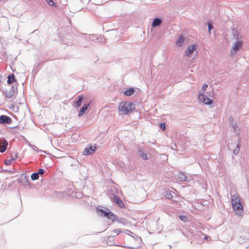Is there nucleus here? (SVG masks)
<instances>
[{
	"mask_svg": "<svg viewBox=\"0 0 249 249\" xmlns=\"http://www.w3.org/2000/svg\"><path fill=\"white\" fill-rule=\"evenodd\" d=\"M48 3V4L50 6H53L54 4V3L53 0H45Z\"/></svg>",
	"mask_w": 249,
	"mask_h": 249,
	"instance_id": "obj_24",
	"label": "nucleus"
},
{
	"mask_svg": "<svg viewBox=\"0 0 249 249\" xmlns=\"http://www.w3.org/2000/svg\"><path fill=\"white\" fill-rule=\"evenodd\" d=\"M114 200L120 207L124 208V203L119 197L114 196Z\"/></svg>",
	"mask_w": 249,
	"mask_h": 249,
	"instance_id": "obj_10",
	"label": "nucleus"
},
{
	"mask_svg": "<svg viewBox=\"0 0 249 249\" xmlns=\"http://www.w3.org/2000/svg\"><path fill=\"white\" fill-rule=\"evenodd\" d=\"M7 83L9 85L13 83L15 81V77L13 74H10L8 76Z\"/></svg>",
	"mask_w": 249,
	"mask_h": 249,
	"instance_id": "obj_11",
	"label": "nucleus"
},
{
	"mask_svg": "<svg viewBox=\"0 0 249 249\" xmlns=\"http://www.w3.org/2000/svg\"><path fill=\"white\" fill-rule=\"evenodd\" d=\"M6 95L7 97L11 98L15 96V93L14 91L10 92H6Z\"/></svg>",
	"mask_w": 249,
	"mask_h": 249,
	"instance_id": "obj_20",
	"label": "nucleus"
},
{
	"mask_svg": "<svg viewBox=\"0 0 249 249\" xmlns=\"http://www.w3.org/2000/svg\"><path fill=\"white\" fill-rule=\"evenodd\" d=\"M31 179L33 180L38 179L39 178V173H34L31 175Z\"/></svg>",
	"mask_w": 249,
	"mask_h": 249,
	"instance_id": "obj_17",
	"label": "nucleus"
},
{
	"mask_svg": "<svg viewBox=\"0 0 249 249\" xmlns=\"http://www.w3.org/2000/svg\"><path fill=\"white\" fill-rule=\"evenodd\" d=\"M161 22V21L160 19L158 18H155L152 23L153 27H156L159 26Z\"/></svg>",
	"mask_w": 249,
	"mask_h": 249,
	"instance_id": "obj_16",
	"label": "nucleus"
},
{
	"mask_svg": "<svg viewBox=\"0 0 249 249\" xmlns=\"http://www.w3.org/2000/svg\"><path fill=\"white\" fill-rule=\"evenodd\" d=\"M140 156L143 160H147L148 159L147 157V154L144 152H142L140 154Z\"/></svg>",
	"mask_w": 249,
	"mask_h": 249,
	"instance_id": "obj_23",
	"label": "nucleus"
},
{
	"mask_svg": "<svg viewBox=\"0 0 249 249\" xmlns=\"http://www.w3.org/2000/svg\"><path fill=\"white\" fill-rule=\"evenodd\" d=\"M134 92V89L133 88L127 89L124 92V94L126 96H130Z\"/></svg>",
	"mask_w": 249,
	"mask_h": 249,
	"instance_id": "obj_14",
	"label": "nucleus"
},
{
	"mask_svg": "<svg viewBox=\"0 0 249 249\" xmlns=\"http://www.w3.org/2000/svg\"><path fill=\"white\" fill-rule=\"evenodd\" d=\"M11 121V119L6 116L1 115L0 117V122L1 123H10Z\"/></svg>",
	"mask_w": 249,
	"mask_h": 249,
	"instance_id": "obj_9",
	"label": "nucleus"
},
{
	"mask_svg": "<svg viewBox=\"0 0 249 249\" xmlns=\"http://www.w3.org/2000/svg\"><path fill=\"white\" fill-rule=\"evenodd\" d=\"M198 100L206 105H211L213 103V100L208 98L204 94L201 93L198 95Z\"/></svg>",
	"mask_w": 249,
	"mask_h": 249,
	"instance_id": "obj_4",
	"label": "nucleus"
},
{
	"mask_svg": "<svg viewBox=\"0 0 249 249\" xmlns=\"http://www.w3.org/2000/svg\"><path fill=\"white\" fill-rule=\"evenodd\" d=\"M196 49V46L195 45H190L185 52V56L190 57Z\"/></svg>",
	"mask_w": 249,
	"mask_h": 249,
	"instance_id": "obj_5",
	"label": "nucleus"
},
{
	"mask_svg": "<svg viewBox=\"0 0 249 249\" xmlns=\"http://www.w3.org/2000/svg\"><path fill=\"white\" fill-rule=\"evenodd\" d=\"M207 87H208V85L206 84H203V86L202 87V89L203 90H206L207 88Z\"/></svg>",
	"mask_w": 249,
	"mask_h": 249,
	"instance_id": "obj_29",
	"label": "nucleus"
},
{
	"mask_svg": "<svg viewBox=\"0 0 249 249\" xmlns=\"http://www.w3.org/2000/svg\"><path fill=\"white\" fill-rule=\"evenodd\" d=\"M89 105V103L83 105L79 113V115H82L87 109L88 106Z\"/></svg>",
	"mask_w": 249,
	"mask_h": 249,
	"instance_id": "obj_15",
	"label": "nucleus"
},
{
	"mask_svg": "<svg viewBox=\"0 0 249 249\" xmlns=\"http://www.w3.org/2000/svg\"><path fill=\"white\" fill-rule=\"evenodd\" d=\"M242 43L241 41L237 42L232 47V50L233 51H231V54L232 55L235 54L237 53V51L242 47Z\"/></svg>",
	"mask_w": 249,
	"mask_h": 249,
	"instance_id": "obj_6",
	"label": "nucleus"
},
{
	"mask_svg": "<svg viewBox=\"0 0 249 249\" xmlns=\"http://www.w3.org/2000/svg\"><path fill=\"white\" fill-rule=\"evenodd\" d=\"M184 42V38L182 36H179V37L177 40L176 43L177 46H182Z\"/></svg>",
	"mask_w": 249,
	"mask_h": 249,
	"instance_id": "obj_12",
	"label": "nucleus"
},
{
	"mask_svg": "<svg viewBox=\"0 0 249 249\" xmlns=\"http://www.w3.org/2000/svg\"><path fill=\"white\" fill-rule=\"evenodd\" d=\"M231 203L233 209L236 214L242 216L243 215V206L241 201V198L237 195H233L231 196Z\"/></svg>",
	"mask_w": 249,
	"mask_h": 249,
	"instance_id": "obj_1",
	"label": "nucleus"
},
{
	"mask_svg": "<svg viewBox=\"0 0 249 249\" xmlns=\"http://www.w3.org/2000/svg\"><path fill=\"white\" fill-rule=\"evenodd\" d=\"M133 104L129 102H121L118 106V110L122 114H127L132 110Z\"/></svg>",
	"mask_w": 249,
	"mask_h": 249,
	"instance_id": "obj_2",
	"label": "nucleus"
},
{
	"mask_svg": "<svg viewBox=\"0 0 249 249\" xmlns=\"http://www.w3.org/2000/svg\"><path fill=\"white\" fill-rule=\"evenodd\" d=\"M121 231L120 229L114 230L112 231V235L115 236L121 233Z\"/></svg>",
	"mask_w": 249,
	"mask_h": 249,
	"instance_id": "obj_19",
	"label": "nucleus"
},
{
	"mask_svg": "<svg viewBox=\"0 0 249 249\" xmlns=\"http://www.w3.org/2000/svg\"><path fill=\"white\" fill-rule=\"evenodd\" d=\"M179 218L182 221L184 222H186L187 221V217L185 215H180L179 216Z\"/></svg>",
	"mask_w": 249,
	"mask_h": 249,
	"instance_id": "obj_25",
	"label": "nucleus"
},
{
	"mask_svg": "<svg viewBox=\"0 0 249 249\" xmlns=\"http://www.w3.org/2000/svg\"><path fill=\"white\" fill-rule=\"evenodd\" d=\"M100 212H101V213L104 216H106L113 221H114L116 219V215L113 213L111 212L109 210H107V211H106L100 209Z\"/></svg>",
	"mask_w": 249,
	"mask_h": 249,
	"instance_id": "obj_3",
	"label": "nucleus"
},
{
	"mask_svg": "<svg viewBox=\"0 0 249 249\" xmlns=\"http://www.w3.org/2000/svg\"><path fill=\"white\" fill-rule=\"evenodd\" d=\"M8 145V142L4 140L0 142V152L2 153L4 152L6 149V147Z\"/></svg>",
	"mask_w": 249,
	"mask_h": 249,
	"instance_id": "obj_8",
	"label": "nucleus"
},
{
	"mask_svg": "<svg viewBox=\"0 0 249 249\" xmlns=\"http://www.w3.org/2000/svg\"><path fill=\"white\" fill-rule=\"evenodd\" d=\"M96 149V146H90L89 147H87L83 151V155H88L90 154H92L94 152Z\"/></svg>",
	"mask_w": 249,
	"mask_h": 249,
	"instance_id": "obj_7",
	"label": "nucleus"
},
{
	"mask_svg": "<svg viewBox=\"0 0 249 249\" xmlns=\"http://www.w3.org/2000/svg\"><path fill=\"white\" fill-rule=\"evenodd\" d=\"M174 192L169 190L165 192V196L169 199H171L173 197Z\"/></svg>",
	"mask_w": 249,
	"mask_h": 249,
	"instance_id": "obj_13",
	"label": "nucleus"
},
{
	"mask_svg": "<svg viewBox=\"0 0 249 249\" xmlns=\"http://www.w3.org/2000/svg\"><path fill=\"white\" fill-rule=\"evenodd\" d=\"M14 160V159H11L10 160H5V163L7 165H10L12 164V162Z\"/></svg>",
	"mask_w": 249,
	"mask_h": 249,
	"instance_id": "obj_21",
	"label": "nucleus"
},
{
	"mask_svg": "<svg viewBox=\"0 0 249 249\" xmlns=\"http://www.w3.org/2000/svg\"><path fill=\"white\" fill-rule=\"evenodd\" d=\"M44 173V171L43 169H39L38 170V172L37 173H39V175L40 174V175H42Z\"/></svg>",
	"mask_w": 249,
	"mask_h": 249,
	"instance_id": "obj_28",
	"label": "nucleus"
},
{
	"mask_svg": "<svg viewBox=\"0 0 249 249\" xmlns=\"http://www.w3.org/2000/svg\"><path fill=\"white\" fill-rule=\"evenodd\" d=\"M208 25L209 32V33H210L211 30L213 28V26L212 24H211L209 23H208Z\"/></svg>",
	"mask_w": 249,
	"mask_h": 249,
	"instance_id": "obj_26",
	"label": "nucleus"
},
{
	"mask_svg": "<svg viewBox=\"0 0 249 249\" xmlns=\"http://www.w3.org/2000/svg\"><path fill=\"white\" fill-rule=\"evenodd\" d=\"M83 99V96H79L78 100L75 103V104L77 107H79L82 104V100Z\"/></svg>",
	"mask_w": 249,
	"mask_h": 249,
	"instance_id": "obj_18",
	"label": "nucleus"
},
{
	"mask_svg": "<svg viewBox=\"0 0 249 249\" xmlns=\"http://www.w3.org/2000/svg\"><path fill=\"white\" fill-rule=\"evenodd\" d=\"M179 178L181 180H185L187 178V177L182 173L179 174Z\"/></svg>",
	"mask_w": 249,
	"mask_h": 249,
	"instance_id": "obj_22",
	"label": "nucleus"
},
{
	"mask_svg": "<svg viewBox=\"0 0 249 249\" xmlns=\"http://www.w3.org/2000/svg\"><path fill=\"white\" fill-rule=\"evenodd\" d=\"M160 126L162 130H164L165 129V124L164 123H161L160 124Z\"/></svg>",
	"mask_w": 249,
	"mask_h": 249,
	"instance_id": "obj_27",
	"label": "nucleus"
}]
</instances>
